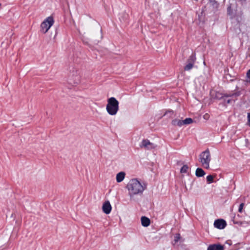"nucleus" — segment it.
Segmentation results:
<instances>
[{
    "label": "nucleus",
    "instance_id": "17",
    "mask_svg": "<svg viewBox=\"0 0 250 250\" xmlns=\"http://www.w3.org/2000/svg\"><path fill=\"white\" fill-rule=\"evenodd\" d=\"M188 169V167L187 165H184L180 169V172L181 173H186Z\"/></svg>",
    "mask_w": 250,
    "mask_h": 250
},
{
    "label": "nucleus",
    "instance_id": "27",
    "mask_svg": "<svg viewBox=\"0 0 250 250\" xmlns=\"http://www.w3.org/2000/svg\"><path fill=\"white\" fill-rule=\"evenodd\" d=\"M203 117H204V119H205V120H208L209 117V115L207 113L204 115Z\"/></svg>",
    "mask_w": 250,
    "mask_h": 250
},
{
    "label": "nucleus",
    "instance_id": "13",
    "mask_svg": "<svg viewBox=\"0 0 250 250\" xmlns=\"http://www.w3.org/2000/svg\"><path fill=\"white\" fill-rule=\"evenodd\" d=\"M125 172L121 171L118 173L116 175V181L118 183H120L123 181L125 177Z\"/></svg>",
    "mask_w": 250,
    "mask_h": 250
},
{
    "label": "nucleus",
    "instance_id": "14",
    "mask_svg": "<svg viewBox=\"0 0 250 250\" xmlns=\"http://www.w3.org/2000/svg\"><path fill=\"white\" fill-rule=\"evenodd\" d=\"M196 60V55L195 53H192L188 59L187 61V63H191L194 65Z\"/></svg>",
    "mask_w": 250,
    "mask_h": 250
},
{
    "label": "nucleus",
    "instance_id": "1",
    "mask_svg": "<svg viewBox=\"0 0 250 250\" xmlns=\"http://www.w3.org/2000/svg\"><path fill=\"white\" fill-rule=\"evenodd\" d=\"M126 187L129 195L132 196L134 195L142 194L146 188V185L145 183L142 184L138 180L133 179L130 180Z\"/></svg>",
    "mask_w": 250,
    "mask_h": 250
},
{
    "label": "nucleus",
    "instance_id": "19",
    "mask_svg": "<svg viewBox=\"0 0 250 250\" xmlns=\"http://www.w3.org/2000/svg\"><path fill=\"white\" fill-rule=\"evenodd\" d=\"M240 95V92H235V93H231V94H227V95H226V97H233V96H235V97H237L238 96Z\"/></svg>",
    "mask_w": 250,
    "mask_h": 250
},
{
    "label": "nucleus",
    "instance_id": "30",
    "mask_svg": "<svg viewBox=\"0 0 250 250\" xmlns=\"http://www.w3.org/2000/svg\"><path fill=\"white\" fill-rule=\"evenodd\" d=\"M1 6V3H0V6Z\"/></svg>",
    "mask_w": 250,
    "mask_h": 250
},
{
    "label": "nucleus",
    "instance_id": "3",
    "mask_svg": "<svg viewBox=\"0 0 250 250\" xmlns=\"http://www.w3.org/2000/svg\"><path fill=\"white\" fill-rule=\"evenodd\" d=\"M199 161L202 166L206 169L209 168V163L211 161V156L208 149L202 152L199 155Z\"/></svg>",
    "mask_w": 250,
    "mask_h": 250
},
{
    "label": "nucleus",
    "instance_id": "5",
    "mask_svg": "<svg viewBox=\"0 0 250 250\" xmlns=\"http://www.w3.org/2000/svg\"><path fill=\"white\" fill-rule=\"evenodd\" d=\"M193 120L190 118H188L184 120L178 119H175L171 121V124L173 126L181 127L183 125H187L191 124Z\"/></svg>",
    "mask_w": 250,
    "mask_h": 250
},
{
    "label": "nucleus",
    "instance_id": "29",
    "mask_svg": "<svg viewBox=\"0 0 250 250\" xmlns=\"http://www.w3.org/2000/svg\"><path fill=\"white\" fill-rule=\"evenodd\" d=\"M231 10V7L230 6L228 7V12L229 14H230V12Z\"/></svg>",
    "mask_w": 250,
    "mask_h": 250
},
{
    "label": "nucleus",
    "instance_id": "21",
    "mask_svg": "<svg viewBox=\"0 0 250 250\" xmlns=\"http://www.w3.org/2000/svg\"><path fill=\"white\" fill-rule=\"evenodd\" d=\"M247 119L248 122L247 123V125L250 126V112L248 113Z\"/></svg>",
    "mask_w": 250,
    "mask_h": 250
},
{
    "label": "nucleus",
    "instance_id": "23",
    "mask_svg": "<svg viewBox=\"0 0 250 250\" xmlns=\"http://www.w3.org/2000/svg\"><path fill=\"white\" fill-rule=\"evenodd\" d=\"M244 203H241L240 206H239V209H238V211L239 212H242V209L243 208V207H244Z\"/></svg>",
    "mask_w": 250,
    "mask_h": 250
},
{
    "label": "nucleus",
    "instance_id": "16",
    "mask_svg": "<svg viewBox=\"0 0 250 250\" xmlns=\"http://www.w3.org/2000/svg\"><path fill=\"white\" fill-rule=\"evenodd\" d=\"M102 39V36L101 33H98V37L96 38L95 37V36L94 35H93L91 37V40H92V41H93L95 43L98 42L100 40H101Z\"/></svg>",
    "mask_w": 250,
    "mask_h": 250
},
{
    "label": "nucleus",
    "instance_id": "9",
    "mask_svg": "<svg viewBox=\"0 0 250 250\" xmlns=\"http://www.w3.org/2000/svg\"><path fill=\"white\" fill-rule=\"evenodd\" d=\"M227 225L226 222L222 219H218L216 220L214 223V226L218 229H223Z\"/></svg>",
    "mask_w": 250,
    "mask_h": 250
},
{
    "label": "nucleus",
    "instance_id": "25",
    "mask_svg": "<svg viewBox=\"0 0 250 250\" xmlns=\"http://www.w3.org/2000/svg\"><path fill=\"white\" fill-rule=\"evenodd\" d=\"M247 78L249 79L248 80V82L250 83V69L249 70L247 73Z\"/></svg>",
    "mask_w": 250,
    "mask_h": 250
},
{
    "label": "nucleus",
    "instance_id": "10",
    "mask_svg": "<svg viewBox=\"0 0 250 250\" xmlns=\"http://www.w3.org/2000/svg\"><path fill=\"white\" fill-rule=\"evenodd\" d=\"M112 207L109 201L104 202L103 205L102 209L104 213L106 214H109L111 212Z\"/></svg>",
    "mask_w": 250,
    "mask_h": 250
},
{
    "label": "nucleus",
    "instance_id": "12",
    "mask_svg": "<svg viewBox=\"0 0 250 250\" xmlns=\"http://www.w3.org/2000/svg\"><path fill=\"white\" fill-rule=\"evenodd\" d=\"M141 221L142 225L145 227H148L150 224V219L146 216H142L141 218Z\"/></svg>",
    "mask_w": 250,
    "mask_h": 250
},
{
    "label": "nucleus",
    "instance_id": "20",
    "mask_svg": "<svg viewBox=\"0 0 250 250\" xmlns=\"http://www.w3.org/2000/svg\"><path fill=\"white\" fill-rule=\"evenodd\" d=\"M207 182H208V183H211L213 182V177L212 175H209L207 176Z\"/></svg>",
    "mask_w": 250,
    "mask_h": 250
},
{
    "label": "nucleus",
    "instance_id": "8",
    "mask_svg": "<svg viewBox=\"0 0 250 250\" xmlns=\"http://www.w3.org/2000/svg\"><path fill=\"white\" fill-rule=\"evenodd\" d=\"M226 95H227V94H223L221 92L214 90L210 91V96L211 98L214 100H220L224 99V98L227 97Z\"/></svg>",
    "mask_w": 250,
    "mask_h": 250
},
{
    "label": "nucleus",
    "instance_id": "2",
    "mask_svg": "<svg viewBox=\"0 0 250 250\" xmlns=\"http://www.w3.org/2000/svg\"><path fill=\"white\" fill-rule=\"evenodd\" d=\"M119 103L114 97H111L107 100L106 109L107 113L111 115H115L119 110Z\"/></svg>",
    "mask_w": 250,
    "mask_h": 250
},
{
    "label": "nucleus",
    "instance_id": "11",
    "mask_svg": "<svg viewBox=\"0 0 250 250\" xmlns=\"http://www.w3.org/2000/svg\"><path fill=\"white\" fill-rule=\"evenodd\" d=\"M207 250H224V246L220 244H213L209 245Z\"/></svg>",
    "mask_w": 250,
    "mask_h": 250
},
{
    "label": "nucleus",
    "instance_id": "6",
    "mask_svg": "<svg viewBox=\"0 0 250 250\" xmlns=\"http://www.w3.org/2000/svg\"><path fill=\"white\" fill-rule=\"evenodd\" d=\"M69 79L70 81H72L74 83H78L80 82V76L79 70L73 68V70L70 71L69 75Z\"/></svg>",
    "mask_w": 250,
    "mask_h": 250
},
{
    "label": "nucleus",
    "instance_id": "18",
    "mask_svg": "<svg viewBox=\"0 0 250 250\" xmlns=\"http://www.w3.org/2000/svg\"><path fill=\"white\" fill-rule=\"evenodd\" d=\"M193 66L194 65L191 63H187L184 67V70L189 71L193 67Z\"/></svg>",
    "mask_w": 250,
    "mask_h": 250
},
{
    "label": "nucleus",
    "instance_id": "22",
    "mask_svg": "<svg viewBox=\"0 0 250 250\" xmlns=\"http://www.w3.org/2000/svg\"><path fill=\"white\" fill-rule=\"evenodd\" d=\"M128 18V15L125 13L123 14V19L124 21H126Z\"/></svg>",
    "mask_w": 250,
    "mask_h": 250
},
{
    "label": "nucleus",
    "instance_id": "28",
    "mask_svg": "<svg viewBox=\"0 0 250 250\" xmlns=\"http://www.w3.org/2000/svg\"><path fill=\"white\" fill-rule=\"evenodd\" d=\"M223 100H224V104H226H226H229V103H230V102H231V100H230V99H228V100H225V99H224Z\"/></svg>",
    "mask_w": 250,
    "mask_h": 250
},
{
    "label": "nucleus",
    "instance_id": "4",
    "mask_svg": "<svg viewBox=\"0 0 250 250\" xmlns=\"http://www.w3.org/2000/svg\"><path fill=\"white\" fill-rule=\"evenodd\" d=\"M54 22V21L53 17H47L41 24V31L44 34L46 33Z\"/></svg>",
    "mask_w": 250,
    "mask_h": 250
},
{
    "label": "nucleus",
    "instance_id": "24",
    "mask_svg": "<svg viewBox=\"0 0 250 250\" xmlns=\"http://www.w3.org/2000/svg\"><path fill=\"white\" fill-rule=\"evenodd\" d=\"M180 235L179 234H177L174 237V241L175 242H177L179 240Z\"/></svg>",
    "mask_w": 250,
    "mask_h": 250
},
{
    "label": "nucleus",
    "instance_id": "7",
    "mask_svg": "<svg viewBox=\"0 0 250 250\" xmlns=\"http://www.w3.org/2000/svg\"><path fill=\"white\" fill-rule=\"evenodd\" d=\"M140 146L141 148L144 147L146 149L150 150L155 148L156 146L151 143L148 140L144 139L140 145Z\"/></svg>",
    "mask_w": 250,
    "mask_h": 250
},
{
    "label": "nucleus",
    "instance_id": "26",
    "mask_svg": "<svg viewBox=\"0 0 250 250\" xmlns=\"http://www.w3.org/2000/svg\"><path fill=\"white\" fill-rule=\"evenodd\" d=\"M168 113L170 114V115H172L173 114V111L172 110H167L165 112L164 116L167 115Z\"/></svg>",
    "mask_w": 250,
    "mask_h": 250
},
{
    "label": "nucleus",
    "instance_id": "15",
    "mask_svg": "<svg viewBox=\"0 0 250 250\" xmlns=\"http://www.w3.org/2000/svg\"><path fill=\"white\" fill-rule=\"evenodd\" d=\"M205 174V172L201 168L198 167L196 170L195 175L198 177H203Z\"/></svg>",
    "mask_w": 250,
    "mask_h": 250
}]
</instances>
